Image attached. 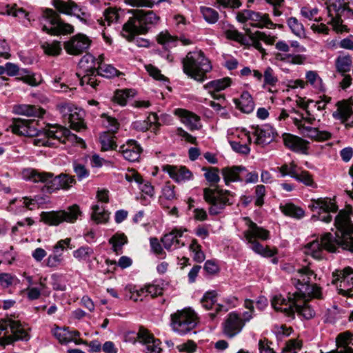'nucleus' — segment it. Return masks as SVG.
Instances as JSON below:
<instances>
[{"label":"nucleus","instance_id":"a19ab883","mask_svg":"<svg viewBox=\"0 0 353 353\" xmlns=\"http://www.w3.org/2000/svg\"><path fill=\"white\" fill-rule=\"evenodd\" d=\"M127 243L128 238L123 233L117 232L109 239V243L112 245V250L117 254L121 252L123 246Z\"/></svg>","mask_w":353,"mask_h":353},{"label":"nucleus","instance_id":"b1692460","mask_svg":"<svg viewBox=\"0 0 353 353\" xmlns=\"http://www.w3.org/2000/svg\"><path fill=\"white\" fill-rule=\"evenodd\" d=\"M55 338L61 343H74L76 345L87 344V342L80 339V333L77 330L70 331L65 327H57L53 331Z\"/></svg>","mask_w":353,"mask_h":353},{"label":"nucleus","instance_id":"cd10ccee","mask_svg":"<svg viewBox=\"0 0 353 353\" xmlns=\"http://www.w3.org/2000/svg\"><path fill=\"white\" fill-rule=\"evenodd\" d=\"M142 148L137 141L130 139L123 144L119 148L123 158L129 161L134 162L139 160Z\"/></svg>","mask_w":353,"mask_h":353},{"label":"nucleus","instance_id":"473e14b6","mask_svg":"<svg viewBox=\"0 0 353 353\" xmlns=\"http://www.w3.org/2000/svg\"><path fill=\"white\" fill-rule=\"evenodd\" d=\"M244 172H245V168L243 166H233L222 170L223 179L226 185L230 182L243 181Z\"/></svg>","mask_w":353,"mask_h":353},{"label":"nucleus","instance_id":"6ab92c4d","mask_svg":"<svg viewBox=\"0 0 353 353\" xmlns=\"http://www.w3.org/2000/svg\"><path fill=\"white\" fill-rule=\"evenodd\" d=\"M91 42L85 34H77L65 42L64 49L70 54L79 55L89 48Z\"/></svg>","mask_w":353,"mask_h":353},{"label":"nucleus","instance_id":"0e129e2a","mask_svg":"<svg viewBox=\"0 0 353 353\" xmlns=\"http://www.w3.org/2000/svg\"><path fill=\"white\" fill-rule=\"evenodd\" d=\"M63 262L62 253L54 252L50 254L46 259V265L49 268H57Z\"/></svg>","mask_w":353,"mask_h":353},{"label":"nucleus","instance_id":"13d9d810","mask_svg":"<svg viewBox=\"0 0 353 353\" xmlns=\"http://www.w3.org/2000/svg\"><path fill=\"white\" fill-rule=\"evenodd\" d=\"M291 31L297 37H301L305 34V29L303 24L295 17H290L287 21Z\"/></svg>","mask_w":353,"mask_h":353},{"label":"nucleus","instance_id":"72a5a7b5","mask_svg":"<svg viewBox=\"0 0 353 353\" xmlns=\"http://www.w3.org/2000/svg\"><path fill=\"white\" fill-rule=\"evenodd\" d=\"M234 103L236 107L244 113H250L254 110L253 99L248 92H243L239 99H234Z\"/></svg>","mask_w":353,"mask_h":353},{"label":"nucleus","instance_id":"052dcab7","mask_svg":"<svg viewBox=\"0 0 353 353\" xmlns=\"http://www.w3.org/2000/svg\"><path fill=\"white\" fill-rule=\"evenodd\" d=\"M2 13L18 17L19 19H24L28 16V13L22 8H19L16 4L7 5L5 7V11L2 12Z\"/></svg>","mask_w":353,"mask_h":353},{"label":"nucleus","instance_id":"7c9ffc66","mask_svg":"<svg viewBox=\"0 0 353 353\" xmlns=\"http://www.w3.org/2000/svg\"><path fill=\"white\" fill-rule=\"evenodd\" d=\"M285 145L290 150L303 154L307 153L308 142L299 137L285 134L283 136Z\"/></svg>","mask_w":353,"mask_h":353},{"label":"nucleus","instance_id":"a211bd4d","mask_svg":"<svg viewBox=\"0 0 353 353\" xmlns=\"http://www.w3.org/2000/svg\"><path fill=\"white\" fill-rule=\"evenodd\" d=\"M276 48L281 52L275 54V59L277 61H283L286 63L303 64L306 57L299 54L288 53L290 51V46L284 41H280L275 45Z\"/></svg>","mask_w":353,"mask_h":353},{"label":"nucleus","instance_id":"393cba45","mask_svg":"<svg viewBox=\"0 0 353 353\" xmlns=\"http://www.w3.org/2000/svg\"><path fill=\"white\" fill-rule=\"evenodd\" d=\"M232 84V79L230 77H224L219 79L211 81L203 85L211 96L215 99L225 100V97L222 94H218L216 92L222 91L230 87Z\"/></svg>","mask_w":353,"mask_h":353},{"label":"nucleus","instance_id":"e2e57ef3","mask_svg":"<svg viewBox=\"0 0 353 353\" xmlns=\"http://www.w3.org/2000/svg\"><path fill=\"white\" fill-rule=\"evenodd\" d=\"M201 12L204 19L209 23H214L219 19V13L213 8L201 7Z\"/></svg>","mask_w":353,"mask_h":353},{"label":"nucleus","instance_id":"c9c22d12","mask_svg":"<svg viewBox=\"0 0 353 353\" xmlns=\"http://www.w3.org/2000/svg\"><path fill=\"white\" fill-rule=\"evenodd\" d=\"M14 111L18 114L28 117H41L45 113V110L42 108H37L34 105L25 104L15 105L14 107Z\"/></svg>","mask_w":353,"mask_h":353},{"label":"nucleus","instance_id":"423d86ee","mask_svg":"<svg viewBox=\"0 0 353 353\" xmlns=\"http://www.w3.org/2000/svg\"><path fill=\"white\" fill-rule=\"evenodd\" d=\"M248 229L244 232V236L250 244V248L256 254L264 257H271L277 253V250L270 249L268 247H264L256 239L265 241L270 238V232L263 228L258 226L249 218H245Z\"/></svg>","mask_w":353,"mask_h":353},{"label":"nucleus","instance_id":"338daca9","mask_svg":"<svg viewBox=\"0 0 353 353\" xmlns=\"http://www.w3.org/2000/svg\"><path fill=\"white\" fill-rule=\"evenodd\" d=\"M318 12L319 10L317 8H311L309 7H303L301 10V14L303 17L309 20H314L319 22L322 21V18L316 17Z\"/></svg>","mask_w":353,"mask_h":353},{"label":"nucleus","instance_id":"ea45409f","mask_svg":"<svg viewBox=\"0 0 353 353\" xmlns=\"http://www.w3.org/2000/svg\"><path fill=\"white\" fill-rule=\"evenodd\" d=\"M92 219L97 223H105L109 219V213L102 205H94L92 207Z\"/></svg>","mask_w":353,"mask_h":353},{"label":"nucleus","instance_id":"864d4df0","mask_svg":"<svg viewBox=\"0 0 353 353\" xmlns=\"http://www.w3.org/2000/svg\"><path fill=\"white\" fill-rule=\"evenodd\" d=\"M144 287L147 295H150L152 297H156L163 294L165 283L163 281H161L148 284Z\"/></svg>","mask_w":353,"mask_h":353},{"label":"nucleus","instance_id":"7ed1b4c3","mask_svg":"<svg viewBox=\"0 0 353 353\" xmlns=\"http://www.w3.org/2000/svg\"><path fill=\"white\" fill-rule=\"evenodd\" d=\"M132 17L123 25L122 35L127 39H130L134 34H144L148 32V25H156L160 21V17L153 11L134 10L132 11Z\"/></svg>","mask_w":353,"mask_h":353},{"label":"nucleus","instance_id":"58836bf2","mask_svg":"<svg viewBox=\"0 0 353 353\" xmlns=\"http://www.w3.org/2000/svg\"><path fill=\"white\" fill-rule=\"evenodd\" d=\"M116 137L113 132H104L99 137L101 151H108L116 150L117 145L116 143Z\"/></svg>","mask_w":353,"mask_h":353},{"label":"nucleus","instance_id":"f03ea898","mask_svg":"<svg viewBox=\"0 0 353 353\" xmlns=\"http://www.w3.org/2000/svg\"><path fill=\"white\" fill-rule=\"evenodd\" d=\"M22 175L26 180H29L34 183L40 182L44 183L49 192L61 189L68 190L75 183L74 176L66 174H61L54 177L53 174L50 172L26 169L23 171Z\"/></svg>","mask_w":353,"mask_h":353},{"label":"nucleus","instance_id":"ddd939ff","mask_svg":"<svg viewBox=\"0 0 353 353\" xmlns=\"http://www.w3.org/2000/svg\"><path fill=\"white\" fill-rule=\"evenodd\" d=\"M43 122L36 119H13L10 125L11 131L17 135L34 137L43 130Z\"/></svg>","mask_w":353,"mask_h":353},{"label":"nucleus","instance_id":"412c9836","mask_svg":"<svg viewBox=\"0 0 353 353\" xmlns=\"http://www.w3.org/2000/svg\"><path fill=\"white\" fill-rule=\"evenodd\" d=\"M314 296H303L302 295L294 294L293 302L294 313L302 316L305 319H311L315 316V311L309 303V300Z\"/></svg>","mask_w":353,"mask_h":353},{"label":"nucleus","instance_id":"c756f323","mask_svg":"<svg viewBox=\"0 0 353 353\" xmlns=\"http://www.w3.org/2000/svg\"><path fill=\"white\" fill-rule=\"evenodd\" d=\"M174 114L181 119V122L185 125L189 130H198L200 127V118L196 114L185 109L177 108Z\"/></svg>","mask_w":353,"mask_h":353},{"label":"nucleus","instance_id":"4468645a","mask_svg":"<svg viewBox=\"0 0 353 353\" xmlns=\"http://www.w3.org/2000/svg\"><path fill=\"white\" fill-rule=\"evenodd\" d=\"M332 283L336 285L340 294L353 296V269L346 267L343 270H336L332 273Z\"/></svg>","mask_w":353,"mask_h":353},{"label":"nucleus","instance_id":"6e6d98bb","mask_svg":"<svg viewBox=\"0 0 353 353\" xmlns=\"http://www.w3.org/2000/svg\"><path fill=\"white\" fill-rule=\"evenodd\" d=\"M282 212L287 216L295 218L301 219L303 217L305 213L304 211L294 204L289 203L286 204L282 208Z\"/></svg>","mask_w":353,"mask_h":353},{"label":"nucleus","instance_id":"f8f14e48","mask_svg":"<svg viewBox=\"0 0 353 353\" xmlns=\"http://www.w3.org/2000/svg\"><path fill=\"white\" fill-rule=\"evenodd\" d=\"M57 110L65 120L70 123L72 129L80 131L85 128L84 123V112L70 103H61L57 105Z\"/></svg>","mask_w":353,"mask_h":353},{"label":"nucleus","instance_id":"20e7f679","mask_svg":"<svg viewBox=\"0 0 353 353\" xmlns=\"http://www.w3.org/2000/svg\"><path fill=\"white\" fill-rule=\"evenodd\" d=\"M182 63L184 73L199 82L205 81L207 73L212 69L210 61L201 50L188 52Z\"/></svg>","mask_w":353,"mask_h":353},{"label":"nucleus","instance_id":"0eeeda50","mask_svg":"<svg viewBox=\"0 0 353 353\" xmlns=\"http://www.w3.org/2000/svg\"><path fill=\"white\" fill-rule=\"evenodd\" d=\"M199 323L197 314L191 308L179 310L170 316L172 330L179 336H184L194 330Z\"/></svg>","mask_w":353,"mask_h":353},{"label":"nucleus","instance_id":"c03bdc74","mask_svg":"<svg viewBox=\"0 0 353 353\" xmlns=\"http://www.w3.org/2000/svg\"><path fill=\"white\" fill-rule=\"evenodd\" d=\"M75 4L76 3L72 0H68L67 1H64L63 0L52 1V5L59 13L67 15L72 14V11Z\"/></svg>","mask_w":353,"mask_h":353},{"label":"nucleus","instance_id":"3c124183","mask_svg":"<svg viewBox=\"0 0 353 353\" xmlns=\"http://www.w3.org/2000/svg\"><path fill=\"white\" fill-rule=\"evenodd\" d=\"M250 25L254 27L263 28L270 23L268 15H261L259 12L252 11L250 15Z\"/></svg>","mask_w":353,"mask_h":353},{"label":"nucleus","instance_id":"e433bc0d","mask_svg":"<svg viewBox=\"0 0 353 353\" xmlns=\"http://www.w3.org/2000/svg\"><path fill=\"white\" fill-rule=\"evenodd\" d=\"M46 281V278H40L38 283L39 287L28 286L26 290L28 299L30 300L38 299L41 292L45 293L47 292L48 294H49L50 292L47 291L48 288Z\"/></svg>","mask_w":353,"mask_h":353},{"label":"nucleus","instance_id":"4c0bfd02","mask_svg":"<svg viewBox=\"0 0 353 353\" xmlns=\"http://www.w3.org/2000/svg\"><path fill=\"white\" fill-rule=\"evenodd\" d=\"M104 55L101 54L99 56L97 73L106 78H112L116 77L119 74V71L112 65L103 63Z\"/></svg>","mask_w":353,"mask_h":353},{"label":"nucleus","instance_id":"37998d69","mask_svg":"<svg viewBox=\"0 0 353 353\" xmlns=\"http://www.w3.org/2000/svg\"><path fill=\"white\" fill-rule=\"evenodd\" d=\"M93 254V249L88 246H81L73 252V256L79 262H90Z\"/></svg>","mask_w":353,"mask_h":353},{"label":"nucleus","instance_id":"bf43d9fd","mask_svg":"<svg viewBox=\"0 0 353 353\" xmlns=\"http://www.w3.org/2000/svg\"><path fill=\"white\" fill-rule=\"evenodd\" d=\"M331 133L326 130H320L317 128H313L310 132L307 133L306 137L310 138L315 141H326L331 138Z\"/></svg>","mask_w":353,"mask_h":353},{"label":"nucleus","instance_id":"2eb2a0df","mask_svg":"<svg viewBox=\"0 0 353 353\" xmlns=\"http://www.w3.org/2000/svg\"><path fill=\"white\" fill-rule=\"evenodd\" d=\"M309 208L314 212L319 214V219L325 223H330L332 220L330 212H336L338 208L335 202L330 198L312 199L308 205Z\"/></svg>","mask_w":353,"mask_h":353},{"label":"nucleus","instance_id":"9d476101","mask_svg":"<svg viewBox=\"0 0 353 353\" xmlns=\"http://www.w3.org/2000/svg\"><path fill=\"white\" fill-rule=\"evenodd\" d=\"M46 21L42 30L51 35L67 34L74 32V28L70 23H65L59 14L51 8H46L41 15Z\"/></svg>","mask_w":353,"mask_h":353},{"label":"nucleus","instance_id":"680f3d73","mask_svg":"<svg viewBox=\"0 0 353 353\" xmlns=\"http://www.w3.org/2000/svg\"><path fill=\"white\" fill-rule=\"evenodd\" d=\"M263 87L274 86L278 82V78L272 68L268 67L263 72Z\"/></svg>","mask_w":353,"mask_h":353},{"label":"nucleus","instance_id":"de8ad7c7","mask_svg":"<svg viewBox=\"0 0 353 353\" xmlns=\"http://www.w3.org/2000/svg\"><path fill=\"white\" fill-rule=\"evenodd\" d=\"M294 179L306 186L312 188H317V184L314 181L312 174L307 170H301L300 172H297L296 176H294Z\"/></svg>","mask_w":353,"mask_h":353},{"label":"nucleus","instance_id":"79ce46f5","mask_svg":"<svg viewBox=\"0 0 353 353\" xmlns=\"http://www.w3.org/2000/svg\"><path fill=\"white\" fill-rule=\"evenodd\" d=\"M119 19L117 10L114 8H108L103 12V17L97 20L101 26H110Z\"/></svg>","mask_w":353,"mask_h":353},{"label":"nucleus","instance_id":"9b49d317","mask_svg":"<svg viewBox=\"0 0 353 353\" xmlns=\"http://www.w3.org/2000/svg\"><path fill=\"white\" fill-rule=\"evenodd\" d=\"M81 214L79 205L75 204L70 206L67 210L43 212L41 214V220L49 225H58L64 221L75 222Z\"/></svg>","mask_w":353,"mask_h":353},{"label":"nucleus","instance_id":"aec40b11","mask_svg":"<svg viewBox=\"0 0 353 353\" xmlns=\"http://www.w3.org/2000/svg\"><path fill=\"white\" fill-rule=\"evenodd\" d=\"M244 327L241 316L236 312H230L223 324V334L229 338H233L239 334Z\"/></svg>","mask_w":353,"mask_h":353},{"label":"nucleus","instance_id":"69168bd1","mask_svg":"<svg viewBox=\"0 0 353 353\" xmlns=\"http://www.w3.org/2000/svg\"><path fill=\"white\" fill-rule=\"evenodd\" d=\"M176 348L181 353H194L196 351L198 347L194 341L188 340L186 342L178 345Z\"/></svg>","mask_w":353,"mask_h":353},{"label":"nucleus","instance_id":"4be33fe9","mask_svg":"<svg viewBox=\"0 0 353 353\" xmlns=\"http://www.w3.org/2000/svg\"><path fill=\"white\" fill-rule=\"evenodd\" d=\"M137 337L139 342L145 345L146 353L161 352L162 348L160 340L155 339L148 330L143 327L140 328L137 333Z\"/></svg>","mask_w":353,"mask_h":353},{"label":"nucleus","instance_id":"39448f33","mask_svg":"<svg viewBox=\"0 0 353 353\" xmlns=\"http://www.w3.org/2000/svg\"><path fill=\"white\" fill-rule=\"evenodd\" d=\"M315 279L316 274L307 266L296 270L294 276L292 279V284L297 290L294 292V294L321 299V288L316 284H313Z\"/></svg>","mask_w":353,"mask_h":353},{"label":"nucleus","instance_id":"774afa93","mask_svg":"<svg viewBox=\"0 0 353 353\" xmlns=\"http://www.w3.org/2000/svg\"><path fill=\"white\" fill-rule=\"evenodd\" d=\"M353 341L352 335L350 332H345L339 334L336 337V345L339 347H343L348 345Z\"/></svg>","mask_w":353,"mask_h":353},{"label":"nucleus","instance_id":"f257e3e1","mask_svg":"<svg viewBox=\"0 0 353 353\" xmlns=\"http://www.w3.org/2000/svg\"><path fill=\"white\" fill-rule=\"evenodd\" d=\"M334 225L337 229L335 237L330 232L325 233L320 241L316 239L307 243L303 248V252L316 259L323 258L325 250L335 252L339 248L353 252V236L351 235L353 234V224L348 213L340 211L336 216Z\"/></svg>","mask_w":353,"mask_h":353},{"label":"nucleus","instance_id":"f704fd0d","mask_svg":"<svg viewBox=\"0 0 353 353\" xmlns=\"http://www.w3.org/2000/svg\"><path fill=\"white\" fill-rule=\"evenodd\" d=\"M99 57L96 59L92 54H86L79 63V71L94 73L97 70Z\"/></svg>","mask_w":353,"mask_h":353},{"label":"nucleus","instance_id":"f3484780","mask_svg":"<svg viewBox=\"0 0 353 353\" xmlns=\"http://www.w3.org/2000/svg\"><path fill=\"white\" fill-rule=\"evenodd\" d=\"M252 134V143L260 147H265L270 144L276 134L274 129L268 125L261 127L256 126L251 128Z\"/></svg>","mask_w":353,"mask_h":353},{"label":"nucleus","instance_id":"09e8293b","mask_svg":"<svg viewBox=\"0 0 353 353\" xmlns=\"http://www.w3.org/2000/svg\"><path fill=\"white\" fill-rule=\"evenodd\" d=\"M216 302V294L213 291L205 292L201 300L202 306L206 310L212 309L214 306L216 307V310H220L221 306L219 305H215Z\"/></svg>","mask_w":353,"mask_h":353},{"label":"nucleus","instance_id":"bb28decb","mask_svg":"<svg viewBox=\"0 0 353 353\" xmlns=\"http://www.w3.org/2000/svg\"><path fill=\"white\" fill-rule=\"evenodd\" d=\"M162 170L176 183H184L193 178L192 173L183 166L165 165L162 167Z\"/></svg>","mask_w":353,"mask_h":353},{"label":"nucleus","instance_id":"8fccbe9b","mask_svg":"<svg viewBox=\"0 0 353 353\" xmlns=\"http://www.w3.org/2000/svg\"><path fill=\"white\" fill-rule=\"evenodd\" d=\"M41 48L44 52L50 56L59 55L62 50L61 43L58 41H52V42H43L41 44Z\"/></svg>","mask_w":353,"mask_h":353},{"label":"nucleus","instance_id":"1a4fd4ad","mask_svg":"<svg viewBox=\"0 0 353 353\" xmlns=\"http://www.w3.org/2000/svg\"><path fill=\"white\" fill-rule=\"evenodd\" d=\"M28 339V332L19 321L11 319L0 321V346L5 347L14 341Z\"/></svg>","mask_w":353,"mask_h":353},{"label":"nucleus","instance_id":"603ef678","mask_svg":"<svg viewBox=\"0 0 353 353\" xmlns=\"http://www.w3.org/2000/svg\"><path fill=\"white\" fill-rule=\"evenodd\" d=\"M94 73L92 72H82L79 71L77 72V76L80 79V84L83 85H90L92 88H96L98 85L97 79H95Z\"/></svg>","mask_w":353,"mask_h":353},{"label":"nucleus","instance_id":"a878e982","mask_svg":"<svg viewBox=\"0 0 353 353\" xmlns=\"http://www.w3.org/2000/svg\"><path fill=\"white\" fill-rule=\"evenodd\" d=\"M336 110L332 114L334 118L339 119L347 126L353 125V110L347 101L343 100L337 102Z\"/></svg>","mask_w":353,"mask_h":353},{"label":"nucleus","instance_id":"c85d7f7f","mask_svg":"<svg viewBox=\"0 0 353 353\" xmlns=\"http://www.w3.org/2000/svg\"><path fill=\"white\" fill-rule=\"evenodd\" d=\"M185 231V229L174 228L170 232L165 234L161 239L163 247L169 250L172 248H178L184 246L185 243L181 242L180 238L182 237L183 232Z\"/></svg>","mask_w":353,"mask_h":353},{"label":"nucleus","instance_id":"2f4dec72","mask_svg":"<svg viewBox=\"0 0 353 353\" xmlns=\"http://www.w3.org/2000/svg\"><path fill=\"white\" fill-rule=\"evenodd\" d=\"M247 34L250 39L252 46L262 54H265V49L261 46V41L268 45H272L276 39L275 37L266 34L265 33L260 31L252 32L250 30H248Z\"/></svg>","mask_w":353,"mask_h":353},{"label":"nucleus","instance_id":"a18cd8bd","mask_svg":"<svg viewBox=\"0 0 353 353\" xmlns=\"http://www.w3.org/2000/svg\"><path fill=\"white\" fill-rule=\"evenodd\" d=\"M337 72L345 74L350 71L352 66V59L350 56H339L335 61Z\"/></svg>","mask_w":353,"mask_h":353},{"label":"nucleus","instance_id":"5fc2aeb1","mask_svg":"<svg viewBox=\"0 0 353 353\" xmlns=\"http://www.w3.org/2000/svg\"><path fill=\"white\" fill-rule=\"evenodd\" d=\"M305 79L307 82L313 88L320 90L323 89V81L317 72L313 70L307 71L305 74Z\"/></svg>","mask_w":353,"mask_h":353},{"label":"nucleus","instance_id":"49530a36","mask_svg":"<svg viewBox=\"0 0 353 353\" xmlns=\"http://www.w3.org/2000/svg\"><path fill=\"white\" fill-rule=\"evenodd\" d=\"M134 91L130 89L117 90L114 92L112 100L119 105L123 106L126 104L127 100L130 97H134Z\"/></svg>","mask_w":353,"mask_h":353},{"label":"nucleus","instance_id":"4d7b16f0","mask_svg":"<svg viewBox=\"0 0 353 353\" xmlns=\"http://www.w3.org/2000/svg\"><path fill=\"white\" fill-rule=\"evenodd\" d=\"M202 170L205 172V179L212 184L218 183L220 181L219 170L215 167H203Z\"/></svg>","mask_w":353,"mask_h":353},{"label":"nucleus","instance_id":"5701e85b","mask_svg":"<svg viewBox=\"0 0 353 353\" xmlns=\"http://www.w3.org/2000/svg\"><path fill=\"white\" fill-rule=\"evenodd\" d=\"M294 293L285 299L282 295L276 294L273 296L271 303L275 310L283 312L288 316H294Z\"/></svg>","mask_w":353,"mask_h":353},{"label":"nucleus","instance_id":"6e6552de","mask_svg":"<svg viewBox=\"0 0 353 353\" xmlns=\"http://www.w3.org/2000/svg\"><path fill=\"white\" fill-rule=\"evenodd\" d=\"M203 198L210 204L209 213L211 215L221 213L227 205H231L234 203V195L230 191L217 188H204Z\"/></svg>","mask_w":353,"mask_h":353},{"label":"nucleus","instance_id":"dca6fc26","mask_svg":"<svg viewBox=\"0 0 353 353\" xmlns=\"http://www.w3.org/2000/svg\"><path fill=\"white\" fill-rule=\"evenodd\" d=\"M45 134L52 142L54 140L61 143L70 141L80 145L83 148H85V143L82 139L72 134L68 128L61 126H50L48 129H46Z\"/></svg>","mask_w":353,"mask_h":353}]
</instances>
